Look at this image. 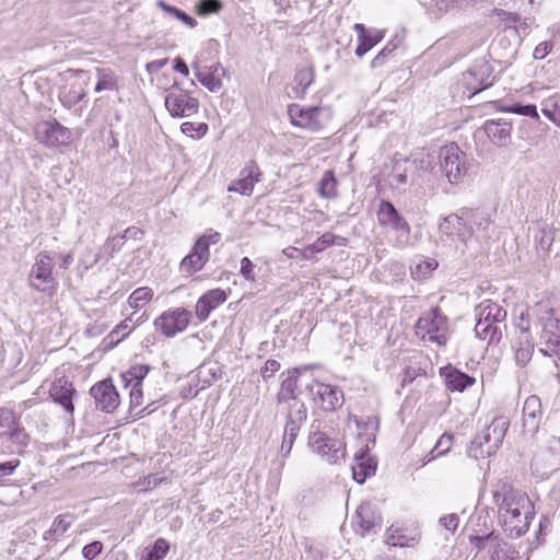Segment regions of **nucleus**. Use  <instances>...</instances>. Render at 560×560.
<instances>
[{"label": "nucleus", "instance_id": "nucleus-13", "mask_svg": "<svg viewBox=\"0 0 560 560\" xmlns=\"http://www.w3.org/2000/svg\"><path fill=\"white\" fill-rule=\"evenodd\" d=\"M467 90L476 94L491 86L494 82L493 67L486 57L477 59L474 65L463 74Z\"/></svg>", "mask_w": 560, "mask_h": 560}, {"label": "nucleus", "instance_id": "nucleus-62", "mask_svg": "<svg viewBox=\"0 0 560 560\" xmlns=\"http://www.w3.org/2000/svg\"><path fill=\"white\" fill-rule=\"evenodd\" d=\"M180 129L185 135L192 136V132H197V137H201L208 131V125L205 122L195 125L194 122L186 121L180 126Z\"/></svg>", "mask_w": 560, "mask_h": 560}, {"label": "nucleus", "instance_id": "nucleus-7", "mask_svg": "<svg viewBox=\"0 0 560 560\" xmlns=\"http://www.w3.org/2000/svg\"><path fill=\"white\" fill-rule=\"evenodd\" d=\"M376 215L382 228L390 229L395 233L396 246L404 247L409 240L410 225L395 206L390 201L382 200Z\"/></svg>", "mask_w": 560, "mask_h": 560}, {"label": "nucleus", "instance_id": "nucleus-61", "mask_svg": "<svg viewBox=\"0 0 560 560\" xmlns=\"http://www.w3.org/2000/svg\"><path fill=\"white\" fill-rule=\"evenodd\" d=\"M103 550V544L100 540L85 545L82 549V557L85 560H94Z\"/></svg>", "mask_w": 560, "mask_h": 560}, {"label": "nucleus", "instance_id": "nucleus-41", "mask_svg": "<svg viewBox=\"0 0 560 560\" xmlns=\"http://www.w3.org/2000/svg\"><path fill=\"white\" fill-rule=\"evenodd\" d=\"M73 520H74L73 515L69 514V513L58 515L54 520L52 525L49 528V530H47L44 534V538L48 539V537L52 536V535L54 536L63 535L68 530V528L71 526Z\"/></svg>", "mask_w": 560, "mask_h": 560}, {"label": "nucleus", "instance_id": "nucleus-50", "mask_svg": "<svg viewBox=\"0 0 560 560\" xmlns=\"http://www.w3.org/2000/svg\"><path fill=\"white\" fill-rule=\"evenodd\" d=\"M195 74L198 81L211 92H218L222 88L221 80L215 78L214 73L197 69Z\"/></svg>", "mask_w": 560, "mask_h": 560}, {"label": "nucleus", "instance_id": "nucleus-15", "mask_svg": "<svg viewBox=\"0 0 560 560\" xmlns=\"http://www.w3.org/2000/svg\"><path fill=\"white\" fill-rule=\"evenodd\" d=\"M402 166L409 174L410 186L423 187V185H431L433 155L425 154L420 158H406L401 160Z\"/></svg>", "mask_w": 560, "mask_h": 560}, {"label": "nucleus", "instance_id": "nucleus-3", "mask_svg": "<svg viewBox=\"0 0 560 560\" xmlns=\"http://www.w3.org/2000/svg\"><path fill=\"white\" fill-rule=\"evenodd\" d=\"M477 323L475 325L476 337L488 340L489 345L498 343L502 338V327L506 318V311L490 300L478 304L475 308Z\"/></svg>", "mask_w": 560, "mask_h": 560}, {"label": "nucleus", "instance_id": "nucleus-25", "mask_svg": "<svg viewBox=\"0 0 560 560\" xmlns=\"http://www.w3.org/2000/svg\"><path fill=\"white\" fill-rule=\"evenodd\" d=\"M485 132L497 145H506L511 140L512 124L504 119L487 120L483 125Z\"/></svg>", "mask_w": 560, "mask_h": 560}, {"label": "nucleus", "instance_id": "nucleus-27", "mask_svg": "<svg viewBox=\"0 0 560 560\" xmlns=\"http://www.w3.org/2000/svg\"><path fill=\"white\" fill-rule=\"evenodd\" d=\"M353 479L363 483L376 471V462L369 455L368 451L361 450L354 455V464L351 467Z\"/></svg>", "mask_w": 560, "mask_h": 560}, {"label": "nucleus", "instance_id": "nucleus-48", "mask_svg": "<svg viewBox=\"0 0 560 560\" xmlns=\"http://www.w3.org/2000/svg\"><path fill=\"white\" fill-rule=\"evenodd\" d=\"M160 8L167 13L168 15H172L176 18L177 20L182 21L184 24L188 25L189 27H195L197 24V21L188 15L186 12L179 10L176 7H173L171 4L165 3L164 1L159 2Z\"/></svg>", "mask_w": 560, "mask_h": 560}, {"label": "nucleus", "instance_id": "nucleus-55", "mask_svg": "<svg viewBox=\"0 0 560 560\" xmlns=\"http://www.w3.org/2000/svg\"><path fill=\"white\" fill-rule=\"evenodd\" d=\"M455 236L463 243H467L475 235V229L469 225L467 220H459V224L455 223Z\"/></svg>", "mask_w": 560, "mask_h": 560}, {"label": "nucleus", "instance_id": "nucleus-24", "mask_svg": "<svg viewBox=\"0 0 560 560\" xmlns=\"http://www.w3.org/2000/svg\"><path fill=\"white\" fill-rule=\"evenodd\" d=\"M261 172L255 161L249 163L241 171L240 178L229 186V191H236L241 195L249 196L254 186L259 182Z\"/></svg>", "mask_w": 560, "mask_h": 560}, {"label": "nucleus", "instance_id": "nucleus-16", "mask_svg": "<svg viewBox=\"0 0 560 560\" xmlns=\"http://www.w3.org/2000/svg\"><path fill=\"white\" fill-rule=\"evenodd\" d=\"M36 139L49 148L68 144L71 131L56 119L42 121L35 129Z\"/></svg>", "mask_w": 560, "mask_h": 560}, {"label": "nucleus", "instance_id": "nucleus-2", "mask_svg": "<svg viewBox=\"0 0 560 560\" xmlns=\"http://www.w3.org/2000/svg\"><path fill=\"white\" fill-rule=\"evenodd\" d=\"M433 166L432 176L444 178L451 185L462 183L468 172L466 153L454 142L439 150L436 161L433 156Z\"/></svg>", "mask_w": 560, "mask_h": 560}, {"label": "nucleus", "instance_id": "nucleus-56", "mask_svg": "<svg viewBox=\"0 0 560 560\" xmlns=\"http://www.w3.org/2000/svg\"><path fill=\"white\" fill-rule=\"evenodd\" d=\"M21 465L20 459H12L8 462L0 463V486L4 485L7 479L11 477L15 469Z\"/></svg>", "mask_w": 560, "mask_h": 560}, {"label": "nucleus", "instance_id": "nucleus-5", "mask_svg": "<svg viewBox=\"0 0 560 560\" xmlns=\"http://www.w3.org/2000/svg\"><path fill=\"white\" fill-rule=\"evenodd\" d=\"M288 115L293 126L311 132L320 131L331 119L330 109L322 106L291 104L288 106Z\"/></svg>", "mask_w": 560, "mask_h": 560}, {"label": "nucleus", "instance_id": "nucleus-34", "mask_svg": "<svg viewBox=\"0 0 560 560\" xmlns=\"http://www.w3.org/2000/svg\"><path fill=\"white\" fill-rule=\"evenodd\" d=\"M521 12H508L503 9H494L493 15L498 16L500 21L504 24V32L512 35L517 36V22L521 21Z\"/></svg>", "mask_w": 560, "mask_h": 560}, {"label": "nucleus", "instance_id": "nucleus-42", "mask_svg": "<svg viewBox=\"0 0 560 560\" xmlns=\"http://www.w3.org/2000/svg\"><path fill=\"white\" fill-rule=\"evenodd\" d=\"M4 438L14 446L18 453H22L30 443V435L19 423Z\"/></svg>", "mask_w": 560, "mask_h": 560}, {"label": "nucleus", "instance_id": "nucleus-33", "mask_svg": "<svg viewBox=\"0 0 560 560\" xmlns=\"http://www.w3.org/2000/svg\"><path fill=\"white\" fill-rule=\"evenodd\" d=\"M337 241H341V242L337 243L338 245H343V242L346 240L341 236L334 234V233L326 232L320 237H318L316 240V242H314L311 245H307L303 249V256L305 258H308L311 255L320 253V252L325 250L327 247L332 246L334 244H336Z\"/></svg>", "mask_w": 560, "mask_h": 560}, {"label": "nucleus", "instance_id": "nucleus-11", "mask_svg": "<svg viewBox=\"0 0 560 560\" xmlns=\"http://www.w3.org/2000/svg\"><path fill=\"white\" fill-rule=\"evenodd\" d=\"M307 419V408L304 402H294L285 413V424L281 444V452L288 456L292 450L294 441L301 427Z\"/></svg>", "mask_w": 560, "mask_h": 560}, {"label": "nucleus", "instance_id": "nucleus-17", "mask_svg": "<svg viewBox=\"0 0 560 560\" xmlns=\"http://www.w3.org/2000/svg\"><path fill=\"white\" fill-rule=\"evenodd\" d=\"M382 516L377 508L371 502H362L355 512V532L365 536L375 533L382 526Z\"/></svg>", "mask_w": 560, "mask_h": 560}, {"label": "nucleus", "instance_id": "nucleus-60", "mask_svg": "<svg viewBox=\"0 0 560 560\" xmlns=\"http://www.w3.org/2000/svg\"><path fill=\"white\" fill-rule=\"evenodd\" d=\"M126 235H115L106 241L104 244V250L113 257L114 254L122 247L125 244Z\"/></svg>", "mask_w": 560, "mask_h": 560}, {"label": "nucleus", "instance_id": "nucleus-28", "mask_svg": "<svg viewBox=\"0 0 560 560\" xmlns=\"http://www.w3.org/2000/svg\"><path fill=\"white\" fill-rule=\"evenodd\" d=\"M520 336L515 343V361L520 366H525L533 357L534 342L529 332V326L518 325Z\"/></svg>", "mask_w": 560, "mask_h": 560}, {"label": "nucleus", "instance_id": "nucleus-19", "mask_svg": "<svg viewBox=\"0 0 560 560\" xmlns=\"http://www.w3.org/2000/svg\"><path fill=\"white\" fill-rule=\"evenodd\" d=\"M75 394L77 390L73 384L66 376L56 378L49 388V396L52 401L61 406L69 416L74 412L73 396Z\"/></svg>", "mask_w": 560, "mask_h": 560}, {"label": "nucleus", "instance_id": "nucleus-10", "mask_svg": "<svg viewBox=\"0 0 560 560\" xmlns=\"http://www.w3.org/2000/svg\"><path fill=\"white\" fill-rule=\"evenodd\" d=\"M164 103L170 115L177 118L191 117L199 109V101L177 83L166 90Z\"/></svg>", "mask_w": 560, "mask_h": 560}, {"label": "nucleus", "instance_id": "nucleus-47", "mask_svg": "<svg viewBox=\"0 0 560 560\" xmlns=\"http://www.w3.org/2000/svg\"><path fill=\"white\" fill-rule=\"evenodd\" d=\"M18 423L19 419L11 409L0 408V436H5Z\"/></svg>", "mask_w": 560, "mask_h": 560}, {"label": "nucleus", "instance_id": "nucleus-18", "mask_svg": "<svg viewBox=\"0 0 560 560\" xmlns=\"http://www.w3.org/2000/svg\"><path fill=\"white\" fill-rule=\"evenodd\" d=\"M90 394L95 399L96 407L102 411L109 413L119 406V394L109 380L93 385L90 389Z\"/></svg>", "mask_w": 560, "mask_h": 560}, {"label": "nucleus", "instance_id": "nucleus-30", "mask_svg": "<svg viewBox=\"0 0 560 560\" xmlns=\"http://www.w3.org/2000/svg\"><path fill=\"white\" fill-rule=\"evenodd\" d=\"M435 18H440L454 9H464L477 0H418Z\"/></svg>", "mask_w": 560, "mask_h": 560}, {"label": "nucleus", "instance_id": "nucleus-20", "mask_svg": "<svg viewBox=\"0 0 560 560\" xmlns=\"http://www.w3.org/2000/svg\"><path fill=\"white\" fill-rule=\"evenodd\" d=\"M421 538V533L416 526L390 525L385 534V542L394 547H413Z\"/></svg>", "mask_w": 560, "mask_h": 560}, {"label": "nucleus", "instance_id": "nucleus-22", "mask_svg": "<svg viewBox=\"0 0 560 560\" xmlns=\"http://www.w3.org/2000/svg\"><path fill=\"white\" fill-rule=\"evenodd\" d=\"M304 370H307V368L303 366L289 370L287 378L283 380L280 385V389L277 394V402L278 405L287 404V412L290 410L294 402H303L302 400L298 399L296 389L299 377L301 372Z\"/></svg>", "mask_w": 560, "mask_h": 560}, {"label": "nucleus", "instance_id": "nucleus-29", "mask_svg": "<svg viewBox=\"0 0 560 560\" xmlns=\"http://www.w3.org/2000/svg\"><path fill=\"white\" fill-rule=\"evenodd\" d=\"M353 28L358 34L359 45L355 49V55L359 58L363 57L384 37V32L377 30H366L365 26L361 23H355Z\"/></svg>", "mask_w": 560, "mask_h": 560}, {"label": "nucleus", "instance_id": "nucleus-45", "mask_svg": "<svg viewBox=\"0 0 560 560\" xmlns=\"http://www.w3.org/2000/svg\"><path fill=\"white\" fill-rule=\"evenodd\" d=\"M539 323L544 330L552 332L560 329V319L556 317L555 310L551 307H541L539 310Z\"/></svg>", "mask_w": 560, "mask_h": 560}, {"label": "nucleus", "instance_id": "nucleus-6", "mask_svg": "<svg viewBox=\"0 0 560 560\" xmlns=\"http://www.w3.org/2000/svg\"><path fill=\"white\" fill-rule=\"evenodd\" d=\"M416 334L422 340L444 346L447 342L448 324L439 307H434L419 317L416 323Z\"/></svg>", "mask_w": 560, "mask_h": 560}, {"label": "nucleus", "instance_id": "nucleus-8", "mask_svg": "<svg viewBox=\"0 0 560 560\" xmlns=\"http://www.w3.org/2000/svg\"><path fill=\"white\" fill-rule=\"evenodd\" d=\"M308 446L330 465L339 464L346 457V444L318 430L310 432Z\"/></svg>", "mask_w": 560, "mask_h": 560}, {"label": "nucleus", "instance_id": "nucleus-58", "mask_svg": "<svg viewBox=\"0 0 560 560\" xmlns=\"http://www.w3.org/2000/svg\"><path fill=\"white\" fill-rule=\"evenodd\" d=\"M396 45L388 43L371 61L372 68H380L387 61V58L395 50Z\"/></svg>", "mask_w": 560, "mask_h": 560}, {"label": "nucleus", "instance_id": "nucleus-53", "mask_svg": "<svg viewBox=\"0 0 560 560\" xmlns=\"http://www.w3.org/2000/svg\"><path fill=\"white\" fill-rule=\"evenodd\" d=\"M501 110L506 112V113L522 115V116H528L532 118H538L537 108L533 104L523 105V104L517 103L512 106L504 107Z\"/></svg>", "mask_w": 560, "mask_h": 560}, {"label": "nucleus", "instance_id": "nucleus-36", "mask_svg": "<svg viewBox=\"0 0 560 560\" xmlns=\"http://www.w3.org/2000/svg\"><path fill=\"white\" fill-rule=\"evenodd\" d=\"M168 550V541L164 538H158L152 547L145 548L140 560H164Z\"/></svg>", "mask_w": 560, "mask_h": 560}, {"label": "nucleus", "instance_id": "nucleus-9", "mask_svg": "<svg viewBox=\"0 0 560 560\" xmlns=\"http://www.w3.org/2000/svg\"><path fill=\"white\" fill-rule=\"evenodd\" d=\"M54 267L55 261L49 253L40 252L37 254L28 273L30 287L44 293L55 289L56 279L52 276Z\"/></svg>", "mask_w": 560, "mask_h": 560}, {"label": "nucleus", "instance_id": "nucleus-32", "mask_svg": "<svg viewBox=\"0 0 560 560\" xmlns=\"http://www.w3.org/2000/svg\"><path fill=\"white\" fill-rule=\"evenodd\" d=\"M85 95V90L80 83H72L61 88L58 97L66 108L71 109L82 101Z\"/></svg>", "mask_w": 560, "mask_h": 560}, {"label": "nucleus", "instance_id": "nucleus-12", "mask_svg": "<svg viewBox=\"0 0 560 560\" xmlns=\"http://www.w3.org/2000/svg\"><path fill=\"white\" fill-rule=\"evenodd\" d=\"M305 389L324 411H334L343 402V393L336 386L313 380L305 385Z\"/></svg>", "mask_w": 560, "mask_h": 560}, {"label": "nucleus", "instance_id": "nucleus-21", "mask_svg": "<svg viewBox=\"0 0 560 560\" xmlns=\"http://www.w3.org/2000/svg\"><path fill=\"white\" fill-rule=\"evenodd\" d=\"M541 401L536 395L526 398L523 406L522 428L523 432L533 435L537 432L541 420Z\"/></svg>", "mask_w": 560, "mask_h": 560}, {"label": "nucleus", "instance_id": "nucleus-40", "mask_svg": "<svg viewBox=\"0 0 560 560\" xmlns=\"http://www.w3.org/2000/svg\"><path fill=\"white\" fill-rule=\"evenodd\" d=\"M314 70L312 67L303 68L296 71L294 75V83L296 84V93L300 97L306 94V90L314 81Z\"/></svg>", "mask_w": 560, "mask_h": 560}, {"label": "nucleus", "instance_id": "nucleus-63", "mask_svg": "<svg viewBox=\"0 0 560 560\" xmlns=\"http://www.w3.org/2000/svg\"><path fill=\"white\" fill-rule=\"evenodd\" d=\"M393 179L399 185H410L409 174L402 166L401 161H398L394 165Z\"/></svg>", "mask_w": 560, "mask_h": 560}, {"label": "nucleus", "instance_id": "nucleus-23", "mask_svg": "<svg viewBox=\"0 0 560 560\" xmlns=\"http://www.w3.org/2000/svg\"><path fill=\"white\" fill-rule=\"evenodd\" d=\"M226 300V291L220 288L207 291L198 299L196 303L195 313L197 318L200 322H205L209 317L210 313L219 305L223 304Z\"/></svg>", "mask_w": 560, "mask_h": 560}, {"label": "nucleus", "instance_id": "nucleus-39", "mask_svg": "<svg viewBox=\"0 0 560 560\" xmlns=\"http://www.w3.org/2000/svg\"><path fill=\"white\" fill-rule=\"evenodd\" d=\"M97 83L95 92L100 93L105 90H117V82L114 72L108 68H96Z\"/></svg>", "mask_w": 560, "mask_h": 560}, {"label": "nucleus", "instance_id": "nucleus-37", "mask_svg": "<svg viewBox=\"0 0 560 560\" xmlns=\"http://www.w3.org/2000/svg\"><path fill=\"white\" fill-rule=\"evenodd\" d=\"M23 360V351L21 347L13 342L8 343L3 350V359L2 362L5 364L8 370L16 369Z\"/></svg>", "mask_w": 560, "mask_h": 560}, {"label": "nucleus", "instance_id": "nucleus-1", "mask_svg": "<svg viewBox=\"0 0 560 560\" xmlns=\"http://www.w3.org/2000/svg\"><path fill=\"white\" fill-rule=\"evenodd\" d=\"M492 500L498 508L499 522L511 538H518L528 530L535 513L525 492L514 489L508 480L500 479L493 485Z\"/></svg>", "mask_w": 560, "mask_h": 560}, {"label": "nucleus", "instance_id": "nucleus-51", "mask_svg": "<svg viewBox=\"0 0 560 560\" xmlns=\"http://www.w3.org/2000/svg\"><path fill=\"white\" fill-rule=\"evenodd\" d=\"M497 535L493 533L482 535V536H470L469 541L470 545L478 551H486L488 553V550L491 549L492 544L497 539Z\"/></svg>", "mask_w": 560, "mask_h": 560}, {"label": "nucleus", "instance_id": "nucleus-35", "mask_svg": "<svg viewBox=\"0 0 560 560\" xmlns=\"http://www.w3.org/2000/svg\"><path fill=\"white\" fill-rule=\"evenodd\" d=\"M150 366L147 364L132 365L126 373L121 375L125 386L129 385H142V381L148 375Z\"/></svg>", "mask_w": 560, "mask_h": 560}, {"label": "nucleus", "instance_id": "nucleus-26", "mask_svg": "<svg viewBox=\"0 0 560 560\" xmlns=\"http://www.w3.org/2000/svg\"><path fill=\"white\" fill-rule=\"evenodd\" d=\"M441 376L444 377L445 385L450 390L464 392L467 387L475 384V377L459 371L458 369L447 365L440 370Z\"/></svg>", "mask_w": 560, "mask_h": 560}, {"label": "nucleus", "instance_id": "nucleus-43", "mask_svg": "<svg viewBox=\"0 0 560 560\" xmlns=\"http://www.w3.org/2000/svg\"><path fill=\"white\" fill-rule=\"evenodd\" d=\"M542 114L560 127V96L552 95L542 102Z\"/></svg>", "mask_w": 560, "mask_h": 560}, {"label": "nucleus", "instance_id": "nucleus-38", "mask_svg": "<svg viewBox=\"0 0 560 560\" xmlns=\"http://www.w3.org/2000/svg\"><path fill=\"white\" fill-rule=\"evenodd\" d=\"M318 194L326 199L337 197V179L332 171H326L324 173L318 185Z\"/></svg>", "mask_w": 560, "mask_h": 560}, {"label": "nucleus", "instance_id": "nucleus-57", "mask_svg": "<svg viewBox=\"0 0 560 560\" xmlns=\"http://www.w3.org/2000/svg\"><path fill=\"white\" fill-rule=\"evenodd\" d=\"M128 320L129 319H125L122 320L119 325H117L114 330L109 334V337L112 339V343L114 342H118L119 340L124 339L125 337H127L132 330H133V327H131L129 324H128Z\"/></svg>", "mask_w": 560, "mask_h": 560}, {"label": "nucleus", "instance_id": "nucleus-54", "mask_svg": "<svg viewBox=\"0 0 560 560\" xmlns=\"http://www.w3.org/2000/svg\"><path fill=\"white\" fill-rule=\"evenodd\" d=\"M453 443V435L448 433H444L441 435V438L438 440L435 446L431 451V458H435L438 456L446 454L452 446Z\"/></svg>", "mask_w": 560, "mask_h": 560}, {"label": "nucleus", "instance_id": "nucleus-49", "mask_svg": "<svg viewBox=\"0 0 560 560\" xmlns=\"http://www.w3.org/2000/svg\"><path fill=\"white\" fill-rule=\"evenodd\" d=\"M489 560H513L509 556L508 544L503 541L499 536L488 550Z\"/></svg>", "mask_w": 560, "mask_h": 560}, {"label": "nucleus", "instance_id": "nucleus-46", "mask_svg": "<svg viewBox=\"0 0 560 560\" xmlns=\"http://www.w3.org/2000/svg\"><path fill=\"white\" fill-rule=\"evenodd\" d=\"M153 295V291L148 287L136 289L128 298V303L132 308H140L145 305Z\"/></svg>", "mask_w": 560, "mask_h": 560}, {"label": "nucleus", "instance_id": "nucleus-59", "mask_svg": "<svg viewBox=\"0 0 560 560\" xmlns=\"http://www.w3.org/2000/svg\"><path fill=\"white\" fill-rule=\"evenodd\" d=\"M222 4L219 0H201L198 5V14L208 15L220 11Z\"/></svg>", "mask_w": 560, "mask_h": 560}, {"label": "nucleus", "instance_id": "nucleus-64", "mask_svg": "<svg viewBox=\"0 0 560 560\" xmlns=\"http://www.w3.org/2000/svg\"><path fill=\"white\" fill-rule=\"evenodd\" d=\"M540 352L546 357H556L560 361V340L549 338L546 348L540 349Z\"/></svg>", "mask_w": 560, "mask_h": 560}, {"label": "nucleus", "instance_id": "nucleus-44", "mask_svg": "<svg viewBox=\"0 0 560 560\" xmlns=\"http://www.w3.org/2000/svg\"><path fill=\"white\" fill-rule=\"evenodd\" d=\"M207 262V257H200L199 254L191 252L185 256L180 262V268L187 273H194L203 268Z\"/></svg>", "mask_w": 560, "mask_h": 560}, {"label": "nucleus", "instance_id": "nucleus-52", "mask_svg": "<svg viewBox=\"0 0 560 560\" xmlns=\"http://www.w3.org/2000/svg\"><path fill=\"white\" fill-rule=\"evenodd\" d=\"M459 220H463V217L460 215V211L457 213H452L447 217H445L439 225V229L441 233H443L446 236H455V223L459 224Z\"/></svg>", "mask_w": 560, "mask_h": 560}, {"label": "nucleus", "instance_id": "nucleus-31", "mask_svg": "<svg viewBox=\"0 0 560 560\" xmlns=\"http://www.w3.org/2000/svg\"><path fill=\"white\" fill-rule=\"evenodd\" d=\"M459 211L463 220H467L469 225H472L475 234H481V237H487L486 231L491 224L490 217L487 212L471 208H462Z\"/></svg>", "mask_w": 560, "mask_h": 560}, {"label": "nucleus", "instance_id": "nucleus-4", "mask_svg": "<svg viewBox=\"0 0 560 560\" xmlns=\"http://www.w3.org/2000/svg\"><path fill=\"white\" fill-rule=\"evenodd\" d=\"M509 425L510 422L506 417L493 418L491 423L470 442L467 455L474 459H479L494 454L501 446Z\"/></svg>", "mask_w": 560, "mask_h": 560}, {"label": "nucleus", "instance_id": "nucleus-14", "mask_svg": "<svg viewBox=\"0 0 560 560\" xmlns=\"http://www.w3.org/2000/svg\"><path fill=\"white\" fill-rule=\"evenodd\" d=\"M190 318L191 313L188 310L184 307L171 308L154 320V326L165 337L172 338L187 328Z\"/></svg>", "mask_w": 560, "mask_h": 560}]
</instances>
